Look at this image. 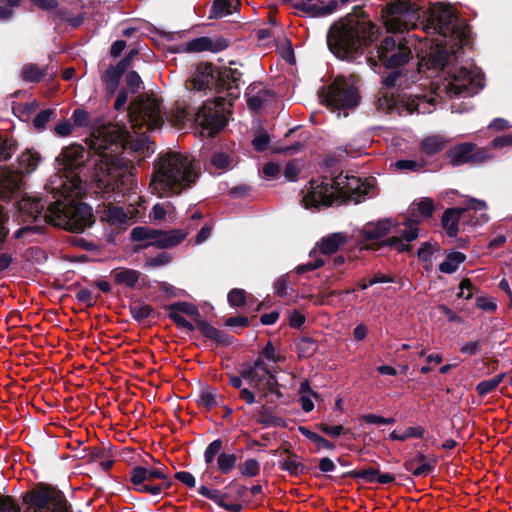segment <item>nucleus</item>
<instances>
[{
	"instance_id": "1",
	"label": "nucleus",
	"mask_w": 512,
	"mask_h": 512,
	"mask_svg": "<svg viewBox=\"0 0 512 512\" xmlns=\"http://www.w3.org/2000/svg\"><path fill=\"white\" fill-rule=\"evenodd\" d=\"M90 148L97 155L91 176L95 193L117 201V197L133 184L134 161L125 156L127 149L109 127L91 134Z\"/></svg>"
},
{
	"instance_id": "2",
	"label": "nucleus",
	"mask_w": 512,
	"mask_h": 512,
	"mask_svg": "<svg viewBox=\"0 0 512 512\" xmlns=\"http://www.w3.org/2000/svg\"><path fill=\"white\" fill-rule=\"evenodd\" d=\"M197 177L193 159L178 152H168L159 157L150 188L159 197H169L190 187Z\"/></svg>"
},
{
	"instance_id": "3",
	"label": "nucleus",
	"mask_w": 512,
	"mask_h": 512,
	"mask_svg": "<svg viewBox=\"0 0 512 512\" xmlns=\"http://www.w3.org/2000/svg\"><path fill=\"white\" fill-rule=\"evenodd\" d=\"M89 152L81 145H71L62 149L56 158L57 173L50 177L46 189L51 194L82 195L86 189L84 169Z\"/></svg>"
},
{
	"instance_id": "4",
	"label": "nucleus",
	"mask_w": 512,
	"mask_h": 512,
	"mask_svg": "<svg viewBox=\"0 0 512 512\" xmlns=\"http://www.w3.org/2000/svg\"><path fill=\"white\" fill-rule=\"evenodd\" d=\"M52 195L57 198V201L46 214V217H50L51 224L77 233L83 232L85 228L92 225L94 222L92 209L85 203L77 201L80 195L60 192Z\"/></svg>"
},
{
	"instance_id": "5",
	"label": "nucleus",
	"mask_w": 512,
	"mask_h": 512,
	"mask_svg": "<svg viewBox=\"0 0 512 512\" xmlns=\"http://www.w3.org/2000/svg\"><path fill=\"white\" fill-rule=\"evenodd\" d=\"M365 23L359 22L355 17H349L339 24H334L327 35V45L330 51L338 58H348L358 52L365 41L362 35Z\"/></svg>"
},
{
	"instance_id": "6",
	"label": "nucleus",
	"mask_w": 512,
	"mask_h": 512,
	"mask_svg": "<svg viewBox=\"0 0 512 512\" xmlns=\"http://www.w3.org/2000/svg\"><path fill=\"white\" fill-rule=\"evenodd\" d=\"M169 120L177 128H182L186 123L195 122L209 136L221 130L226 124V119L222 115L220 101L205 102L195 114H192L186 108L177 107L171 113Z\"/></svg>"
},
{
	"instance_id": "7",
	"label": "nucleus",
	"mask_w": 512,
	"mask_h": 512,
	"mask_svg": "<svg viewBox=\"0 0 512 512\" xmlns=\"http://www.w3.org/2000/svg\"><path fill=\"white\" fill-rule=\"evenodd\" d=\"M322 102L338 116H347L348 111L354 109L360 100L356 79L338 76L334 81L325 87L321 94Z\"/></svg>"
},
{
	"instance_id": "8",
	"label": "nucleus",
	"mask_w": 512,
	"mask_h": 512,
	"mask_svg": "<svg viewBox=\"0 0 512 512\" xmlns=\"http://www.w3.org/2000/svg\"><path fill=\"white\" fill-rule=\"evenodd\" d=\"M274 363L280 361V356L276 353L274 346L268 343L263 349L261 356L255 361L254 365L243 373V377L247 379L251 385L261 394L260 398H265L266 402H270V396L279 398L281 393L278 389L277 380L274 374L267 367L263 358Z\"/></svg>"
},
{
	"instance_id": "9",
	"label": "nucleus",
	"mask_w": 512,
	"mask_h": 512,
	"mask_svg": "<svg viewBox=\"0 0 512 512\" xmlns=\"http://www.w3.org/2000/svg\"><path fill=\"white\" fill-rule=\"evenodd\" d=\"M41 162L40 154L34 149H26L18 158V171L0 169V199L16 198L21 194V174L32 173Z\"/></svg>"
},
{
	"instance_id": "10",
	"label": "nucleus",
	"mask_w": 512,
	"mask_h": 512,
	"mask_svg": "<svg viewBox=\"0 0 512 512\" xmlns=\"http://www.w3.org/2000/svg\"><path fill=\"white\" fill-rule=\"evenodd\" d=\"M24 512H72L64 494L49 485L39 484L25 493Z\"/></svg>"
},
{
	"instance_id": "11",
	"label": "nucleus",
	"mask_w": 512,
	"mask_h": 512,
	"mask_svg": "<svg viewBox=\"0 0 512 512\" xmlns=\"http://www.w3.org/2000/svg\"><path fill=\"white\" fill-rule=\"evenodd\" d=\"M132 488L139 493L157 496L168 490L172 483L165 466H136L130 472Z\"/></svg>"
},
{
	"instance_id": "12",
	"label": "nucleus",
	"mask_w": 512,
	"mask_h": 512,
	"mask_svg": "<svg viewBox=\"0 0 512 512\" xmlns=\"http://www.w3.org/2000/svg\"><path fill=\"white\" fill-rule=\"evenodd\" d=\"M481 71L476 67H460L449 74L444 89L450 96H472L483 88Z\"/></svg>"
},
{
	"instance_id": "13",
	"label": "nucleus",
	"mask_w": 512,
	"mask_h": 512,
	"mask_svg": "<svg viewBox=\"0 0 512 512\" xmlns=\"http://www.w3.org/2000/svg\"><path fill=\"white\" fill-rule=\"evenodd\" d=\"M384 24L389 32L400 33L415 26L417 8L408 0H397L386 6Z\"/></svg>"
},
{
	"instance_id": "14",
	"label": "nucleus",
	"mask_w": 512,
	"mask_h": 512,
	"mask_svg": "<svg viewBox=\"0 0 512 512\" xmlns=\"http://www.w3.org/2000/svg\"><path fill=\"white\" fill-rule=\"evenodd\" d=\"M130 120L136 126L147 125L148 129H156L168 116L162 112L160 102L153 97H140L130 107Z\"/></svg>"
},
{
	"instance_id": "15",
	"label": "nucleus",
	"mask_w": 512,
	"mask_h": 512,
	"mask_svg": "<svg viewBox=\"0 0 512 512\" xmlns=\"http://www.w3.org/2000/svg\"><path fill=\"white\" fill-rule=\"evenodd\" d=\"M380 62L387 68H396L406 64L412 57L408 39L401 35L387 36L377 50Z\"/></svg>"
},
{
	"instance_id": "16",
	"label": "nucleus",
	"mask_w": 512,
	"mask_h": 512,
	"mask_svg": "<svg viewBox=\"0 0 512 512\" xmlns=\"http://www.w3.org/2000/svg\"><path fill=\"white\" fill-rule=\"evenodd\" d=\"M301 193L302 203L306 209L329 206L337 199L333 180L327 178L310 180Z\"/></svg>"
},
{
	"instance_id": "17",
	"label": "nucleus",
	"mask_w": 512,
	"mask_h": 512,
	"mask_svg": "<svg viewBox=\"0 0 512 512\" xmlns=\"http://www.w3.org/2000/svg\"><path fill=\"white\" fill-rule=\"evenodd\" d=\"M487 205L484 201L475 198H470L466 201L464 207H456L447 209L442 216V225L446 230L449 237H455L458 232V223L464 217L465 213L469 210H474L475 213L479 212L476 220L473 222L475 225H481L489 220V216L485 212Z\"/></svg>"
},
{
	"instance_id": "18",
	"label": "nucleus",
	"mask_w": 512,
	"mask_h": 512,
	"mask_svg": "<svg viewBox=\"0 0 512 512\" xmlns=\"http://www.w3.org/2000/svg\"><path fill=\"white\" fill-rule=\"evenodd\" d=\"M457 18L450 7L440 5L431 10L429 25L426 29L433 30L443 37L455 36L456 38H466L468 30L466 27H460Z\"/></svg>"
},
{
	"instance_id": "19",
	"label": "nucleus",
	"mask_w": 512,
	"mask_h": 512,
	"mask_svg": "<svg viewBox=\"0 0 512 512\" xmlns=\"http://www.w3.org/2000/svg\"><path fill=\"white\" fill-rule=\"evenodd\" d=\"M381 106H385L388 111H392L397 109L400 113L403 110H406L408 114H412L417 112L418 114L431 113L430 106H434L437 97L430 96L422 97V96H414L409 97L408 99L399 97L395 98L393 94L389 95L387 92L383 94V97L379 100Z\"/></svg>"
},
{
	"instance_id": "20",
	"label": "nucleus",
	"mask_w": 512,
	"mask_h": 512,
	"mask_svg": "<svg viewBox=\"0 0 512 512\" xmlns=\"http://www.w3.org/2000/svg\"><path fill=\"white\" fill-rule=\"evenodd\" d=\"M332 180L337 199L351 200L355 203L360 202L364 195H368L372 188V185L355 176L340 174Z\"/></svg>"
},
{
	"instance_id": "21",
	"label": "nucleus",
	"mask_w": 512,
	"mask_h": 512,
	"mask_svg": "<svg viewBox=\"0 0 512 512\" xmlns=\"http://www.w3.org/2000/svg\"><path fill=\"white\" fill-rule=\"evenodd\" d=\"M45 207L46 203L42 199L29 196H23L17 202L18 212L26 222L41 220L42 222L50 223V217H46V214L50 212L52 205L47 207V209Z\"/></svg>"
},
{
	"instance_id": "22",
	"label": "nucleus",
	"mask_w": 512,
	"mask_h": 512,
	"mask_svg": "<svg viewBox=\"0 0 512 512\" xmlns=\"http://www.w3.org/2000/svg\"><path fill=\"white\" fill-rule=\"evenodd\" d=\"M175 325L178 331L183 334H189L197 330L206 338L220 344L228 345L232 342L229 335L216 329L210 322H175Z\"/></svg>"
},
{
	"instance_id": "23",
	"label": "nucleus",
	"mask_w": 512,
	"mask_h": 512,
	"mask_svg": "<svg viewBox=\"0 0 512 512\" xmlns=\"http://www.w3.org/2000/svg\"><path fill=\"white\" fill-rule=\"evenodd\" d=\"M400 236H393L386 242L389 246L394 247L397 251L403 252L409 249V243L417 239L419 229L416 222L407 221L403 224V227H399L396 230Z\"/></svg>"
},
{
	"instance_id": "24",
	"label": "nucleus",
	"mask_w": 512,
	"mask_h": 512,
	"mask_svg": "<svg viewBox=\"0 0 512 512\" xmlns=\"http://www.w3.org/2000/svg\"><path fill=\"white\" fill-rule=\"evenodd\" d=\"M129 67V59H122L116 65L110 66L102 75L101 80L109 95H113L118 88L120 79Z\"/></svg>"
},
{
	"instance_id": "25",
	"label": "nucleus",
	"mask_w": 512,
	"mask_h": 512,
	"mask_svg": "<svg viewBox=\"0 0 512 512\" xmlns=\"http://www.w3.org/2000/svg\"><path fill=\"white\" fill-rule=\"evenodd\" d=\"M246 97L249 108L258 110L269 102L272 94L261 83H253L247 88Z\"/></svg>"
},
{
	"instance_id": "26",
	"label": "nucleus",
	"mask_w": 512,
	"mask_h": 512,
	"mask_svg": "<svg viewBox=\"0 0 512 512\" xmlns=\"http://www.w3.org/2000/svg\"><path fill=\"white\" fill-rule=\"evenodd\" d=\"M187 235V231L180 229L170 231L158 230L156 240L155 242H151V246L162 249L170 248L181 243Z\"/></svg>"
},
{
	"instance_id": "27",
	"label": "nucleus",
	"mask_w": 512,
	"mask_h": 512,
	"mask_svg": "<svg viewBox=\"0 0 512 512\" xmlns=\"http://www.w3.org/2000/svg\"><path fill=\"white\" fill-rule=\"evenodd\" d=\"M452 59H457V56L455 54H449L446 47H444L439 40L428 54V63L434 68L442 69L450 63Z\"/></svg>"
},
{
	"instance_id": "28",
	"label": "nucleus",
	"mask_w": 512,
	"mask_h": 512,
	"mask_svg": "<svg viewBox=\"0 0 512 512\" xmlns=\"http://www.w3.org/2000/svg\"><path fill=\"white\" fill-rule=\"evenodd\" d=\"M215 77V69L211 64H200L197 66L196 74L192 79L193 87L196 90L205 89L213 82Z\"/></svg>"
},
{
	"instance_id": "29",
	"label": "nucleus",
	"mask_w": 512,
	"mask_h": 512,
	"mask_svg": "<svg viewBox=\"0 0 512 512\" xmlns=\"http://www.w3.org/2000/svg\"><path fill=\"white\" fill-rule=\"evenodd\" d=\"M314 0H306L298 4V8L311 17L327 16L336 8V3L331 1L328 4L314 3Z\"/></svg>"
},
{
	"instance_id": "30",
	"label": "nucleus",
	"mask_w": 512,
	"mask_h": 512,
	"mask_svg": "<svg viewBox=\"0 0 512 512\" xmlns=\"http://www.w3.org/2000/svg\"><path fill=\"white\" fill-rule=\"evenodd\" d=\"M474 148L472 143L459 144L448 151V158L454 166L468 163L473 158Z\"/></svg>"
},
{
	"instance_id": "31",
	"label": "nucleus",
	"mask_w": 512,
	"mask_h": 512,
	"mask_svg": "<svg viewBox=\"0 0 512 512\" xmlns=\"http://www.w3.org/2000/svg\"><path fill=\"white\" fill-rule=\"evenodd\" d=\"M447 142L448 140L443 135H429L421 141L420 149L425 155L432 156L442 151Z\"/></svg>"
},
{
	"instance_id": "32",
	"label": "nucleus",
	"mask_w": 512,
	"mask_h": 512,
	"mask_svg": "<svg viewBox=\"0 0 512 512\" xmlns=\"http://www.w3.org/2000/svg\"><path fill=\"white\" fill-rule=\"evenodd\" d=\"M347 240L345 234L338 232L332 233L326 237H324L318 244L317 247L322 254H333L335 253L341 245H343Z\"/></svg>"
},
{
	"instance_id": "33",
	"label": "nucleus",
	"mask_w": 512,
	"mask_h": 512,
	"mask_svg": "<svg viewBox=\"0 0 512 512\" xmlns=\"http://www.w3.org/2000/svg\"><path fill=\"white\" fill-rule=\"evenodd\" d=\"M392 225L389 220H380L375 223H368L362 229L365 239H379L391 231Z\"/></svg>"
},
{
	"instance_id": "34",
	"label": "nucleus",
	"mask_w": 512,
	"mask_h": 512,
	"mask_svg": "<svg viewBox=\"0 0 512 512\" xmlns=\"http://www.w3.org/2000/svg\"><path fill=\"white\" fill-rule=\"evenodd\" d=\"M113 277L118 285L133 289L139 282L140 273L133 269L117 268L113 271Z\"/></svg>"
},
{
	"instance_id": "35",
	"label": "nucleus",
	"mask_w": 512,
	"mask_h": 512,
	"mask_svg": "<svg viewBox=\"0 0 512 512\" xmlns=\"http://www.w3.org/2000/svg\"><path fill=\"white\" fill-rule=\"evenodd\" d=\"M100 218L110 224L118 225L126 223L129 217L122 207L105 205L100 212Z\"/></svg>"
},
{
	"instance_id": "36",
	"label": "nucleus",
	"mask_w": 512,
	"mask_h": 512,
	"mask_svg": "<svg viewBox=\"0 0 512 512\" xmlns=\"http://www.w3.org/2000/svg\"><path fill=\"white\" fill-rule=\"evenodd\" d=\"M286 453L288 455L279 462L280 468L290 475L298 476L304 474L306 467L301 462L300 457L294 453H290L288 450H286Z\"/></svg>"
},
{
	"instance_id": "37",
	"label": "nucleus",
	"mask_w": 512,
	"mask_h": 512,
	"mask_svg": "<svg viewBox=\"0 0 512 512\" xmlns=\"http://www.w3.org/2000/svg\"><path fill=\"white\" fill-rule=\"evenodd\" d=\"M239 0H214L210 10V18H221L232 15L237 10Z\"/></svg>"
},
{
	"instance_id": "38",
	"label": "nucleus",
	"mask_w": 512,
	"mask_h": 512,
	"mask_svg": "<svg viewBox=\"0 0 512 512\" xmlns=\"http://www.w3.org/2000/svg\"><path fill=\"white\" fill-rule=\"evenodd\" d=\"M183 315L199 316L197 308L187 302H179L169 307V317L171 320H184Z\"/></svg>"
},
{
	"instance_id": "39",
	"label": "nucleus",
	"mask_w": 512,
	"mask_h": 512,
	"mask_svg": "<svg viewBox=\"0 0 512 512\" xmlns=\"http://www.w3.org/2000/svg\"><path fill=\"white\" fill-rule=\"evenodd\" d=\"M221 80L228 85V89L231 90L230 95L238 96V86L241 79V73L237 68L229 67L220 73Z\"/></svg>"
},
{
	"instance_id": "40",
	"label": "nucleus",
	"mask_w": 512,
	"mask_h": 512,
	"mask_svg": "<svg viewBox=\"0 0 512 512\" xmlns=\"http://www.w3.org/2000/svg\"><path fill=\"white\" fill-rule=\"evenodd\" d=\"M465 260L466 256L462 252L453 251L449 253L446 259L440 264L439 270L443 273L452 274Z\"/></svg>"
},
{
	"instance_id": "41",
	"label": "nucleus",
	"mask_w": 512,
	"mask_h": 512,
	"mask_svg": "<svg viewBox=\"0 0 512 512\" xmlns=\"http://www.w3.org/2000/svg\"><path fill=\"white\" fill-rule=\"evenodd\" d=\"M158 230L146 226H138L132 229L131 238L134 241H146L145 246H151L155 242Z\"/></svg>"
},
{
	"instance_id": "42",
	"label": "nucleus",
	"mask_w": 512,
	"mask_h": 512,
	"mask_svg": "<svg viewBox=\"0 0 512 512\" xmlns=\"http://www.w3.org/2000/svg\"><path fill=\"white\" fill-rule=\"evenodd\" d=\"M434 202L431 198H421L411 205V211L414 215H419L422 218H430L434 211Z\"/></svg>"
},
{
	"instance_id": "43",
	"label": "nucleus",
	"mask_w": 512,
	"mask_h": 512,
	"mask_svg": "<svg viewBox=\"0 0 512 512\" xmlns=\"http://www.w3.org/2000/svg\"><path fill=\"white\" fill-rule=\"evenodd\" d=\"M298 430L303 436L308 438L310 441H312L317 446V450H320V449L333 450L335 448V445L332 442L328 441L321 435L309 430L306 427L300 426L298 428Z\"/></svg>"
},
{
	"instance_id": "44",
	"label": "nucleus",
	"mask_w": 512,
	"mask_h": 512,
	"mask_svg": "<svg viewBox=\"0 0 512 512\" xmlns=\"http://www.w3.org/2000/svg\"><path fill=\"white\" fill-rule=\"evenodd\" d=\"M213 50V43L208 37L193 39L182 45L181 51L184 52H202Z\"/></svg>"
},
{
	"instance_id": "45",
	"label": "nucleus",
	"mask_w": 512,
	"mask_h": 512,
	"mask_svg": "<svg viewBox=\"0 0 512 512\" xmlns=\"http://www.w3.org/2000/svg\"><path fill=\"white\" fill-rule=\"evenodd\" d=\"M279 317H283L285 320H305V316L300 312L286 308L265 313L260 317V320H277Z\"/></svg>"
},
{
	"instance_id": "46",
	"label": "nucleus",
	"mask_w": 512,
	"mask_h": 512,
	"mask_svg": "<svg viewBox=\"0 0 512 512\" xmlns=\"http://www.w3.org/2000/svg\"><path fill=\"white\" fill-rule=\"evenodd\" d=\"M424 460V455H419L416 460H411L405 463L406 470L410 471L414 476L420 477V476H427L429 473L432 472L434 466L430 463L423 462L419 465L415 466V462L419 461L422 462Z\"/></svg>"
},
{
	"instance_id": "47",
	"label": "nucleus",
	"mask_w": 512,
	"mask_h": 512,
	"mask_svg": "<svg viewBox=\"0 0 512 512\" xmlns=\"http://www.w3.org/2000/svg\"><path fill=\"white\" fill-rule=\"evenodd\" d=\"M237 460L235 454L222 452L217 458V470L222 474H229L236 467Z\"/></svg>"
},
{
	"instance_id": "48",
	"label": "nucleus",
	"mask_w": 512,
	"mask_h": 512,
	"mask_svg": "<svg viewBox=\"0 0 512 512\" xmlns=\"http://www.w3.org/2000/svg\"><path fill=\"white\" fill-rule=\"evenodd\" d=\"M260 462L255 458H247L237 468L242 477H256L260 473Z\"/></svg>"
},
{
	"instance_id": "49",
	"label": "nucleus",
	"mask_w": 512,
	"mask_h": 512,
	"mask_svg": "<svg viewBox=\"0 0 512 512\" xmlns=\"http://www.w3.org/2000/svg\"><path fill=\"white\" fill-rule=\"evenodd\" d=\"M504 376H505V374L501 373L491 379L479 382L476 386V391L481 396L487 395V394L493 392L499 386V384L502 382V380L504 379Z\"/></svg>"
},
{
	"instance_id": "50",
	"label": "nucleus",
	"mask_w": 512,
	"mask_h": 512,
	"mask_svg": "<svg viewBox=\"0 0 512 512\" xmlns=\"http://www.w3.org/2000/svg\"><path fill=\"white\" fill-rule=\"evenodd\" d=\"M130 311L135 320H142L145 318L155 317V312L153 309L142 302H133L130 305Z\"/></svg>"
},
{
	"instance_id": "51",
	"label": "nucleus",
	"mask_w": 512,
	"mask_h": 512,
	"mask_svg": "<svg viewBox=\"0 0 512 512\" xmlns=\"http://www.w3.org/2000/svg\"><path fill=\"white\" fill-rule=\"evenodd\" d=\"M44 75V71L34 64L25 65L21 70V77L26 82H39Z\"/></svg>"
},
{
	"instance_id": "52",
	"label": "nucleus",
	"mask_w": 512,
	"mask_h": 512,
	"mask_svg": "<svg viewBox=\"0 0 512 512\" xmlns=\"http://www.w3.org/2000/svg\"><path fill=\"white\" fill-rule=\"evenodd\" d=\"M211 165L217 170H228L233 165V159L225 152H215L211 158Z\"/></svg>"
},
{
	"instance_id": "53",
	"label": "nucleus",
	"mask_w": 512,
	"mask_h": 512,
	"mask_svg": "<svg viewBox=\"0 0 512 512\" xmlns=\"http://www.w3.org/2000/svg\"><path fill=\"white\" fill-rule=\"evenodd\" d=\"M198 404L204 406L207 410L218 405L217 395L211 389H202L199 394Z\"/></svg>"
},
{
	"instance_id": "54",
	"label": "nucleus",
	"mask_w": 512,
	"mask_h": 512,
	"mask_svg": "<svg viewBox=\"0 0 512 512\" xmlns=\"http://www.w3.org/2000/svg\"><path fill=\"white\" fill-rule=\"evenodd\" d=\"M54 116V109L42 110L33 119V126L37 130H43L46 127L47 123L54 118Z\"/></svg>"
},
{
	"instance_id": "55",
	"label": "nucleus",
	"mask_w": 512,
	"mask_h": 512,
	"mask_svg": "<svg viewBox=\"0 0 512 512\" xmlns=\"http://www.w3.org/2000/svg\"><path fill=\"white\" fill-rule=\"evenodd\" d=\"M301 169V162L298 160H292L287 163L284 169V176L288 181L294 182L298 179Z\"/></svg>"
},
{
	"instance_id": "56",
	"label": "nucleus",
	"mask_w": 512,
	"mask_h": 512,
	"mask_svg": "<svg viewBox=\"0 0 512 512\" xmlns=\"http://www.w3.org/2000/svg\"><path fill=\"white\" fill-rule=\"evenodd\" d=\"M377 471L378 469L370 467L366 469L355 470L351 473V475L356 479L364 480L366 483H376Z\"/></svg>"
},
{
	"instance_id": "57",
	"label": "nucleus",
	"mask_w": 512,
	"mask_h": 512,
	"mask_svg": "<svg viewBox=\"0 0 512 512\" xmlns=\"http://www.w3.org/2000/svg\"><path fill=\"white\" fill-rule=\"evenodd\" d=\"M222 449V440L216 439L211 442L205 449L204 458L205 462L209 465L214 461L215 456L220 454Z\"/></svg>"
},
{
	"instance_id": "58",
	"label": "nucleus",
	"mask_w": 512,
	"mask_h": 512,
	"mask_svg": "<svg viewBox=\"0 0 512 512\" xmlns=\"http://www.w3.org/2000/svg\"><path fill=\"white\" fill-rule=\"evenodd\" d=\"M439 250V247L435 244H431L430 242H425L418 249V257L424 262H430L433 254Z\"/></svg>"
},
{
	"instance_id": "59",
	"label": "nucleus",
	"mask_w": 512,
	"mask_h": 512,
	"mask_svg": "<svg viewBox=\"0 0 512 512\" xmlns=\"http://www.w3.org/2000/svg\"><path fill=\"white\" fill-rule=\"evenodd\" d=\"M317 428L321 430L323 433L327 434L330 437H339L342 434H345L349 431V429H345L342 425L330 426L325 423H320L317 425Z\"/></svg>"
},
{
	"instance_id": "60",
	"label": "nucleus",
	"mask_w": 512,
	"mask_h": 512,
	"mask_svg": "<svg viewBox=\"0 0 512 512\" xmlns=\"http://www.w3.org/2000/svg\"><path fill=\"white\" fill-rule=\"evenodd\" d=\"M126 84L132 93L139 91L142 88L143 82L139 74L135 71H130L126 75Z\"/></svg>"
},
{
	"instance_id": "61",
	"label": "nucleus",
	"mask_w": 512,
	"mask_h": 512,
	"mask_svg": "<svg viewBox=\"0 0 512 512\" xmlns=\"http://www.w3.org/2000/svg\"><path fill=\"white\" fill-rule=\"evenodd\" d=\"M228 302L230 306L238 307L245 303L246 295L242 289H232L228 293Z\"/></svg>"
},
{
	"instance_id": "62",
	"label": "nucleus",
	"mask_w": 512,
	"mask_h": 512,
	"mask_svg": "<svg viewBox=\"0 0 512 512\" xmlns=\"http://www.w3.org/2000/svg\"><path fill=\"white\" fill-rule=\"evenodd\" d=\"M0 512H20V507L10 496H0Z\"/></svg>"
},
{
	"instance_id": "63",
	"label": "nucleus",
	"mask_w": 512,
	"mask_h": 512,
	"mask_svg": "<svg viewBox=\"0 0 512 512\" xmlns=\"http://www.w3.org/2000/svg\"><path fill=\"white\" fill-rule=\"evenodd\" d=\"M72 120L74 124L79 127H85L90 124L89 114L82 109H76L73 112Z\"/></svg>"
},
{
	"instance_id": "64",
	"label": "nucleus",
	"mask_w": 512,
	"mask_h": 512,
	"mask_svg": "<svg viewBox=\"0 0 512 512\" xmlns=\"http://www.w3.org/2000/svg\"><path fill=\"white\" fill-rule=\"evenodd\" d=\"M270 138L266 132H259L253 139L252 143L259 152L267 149Z\"/></svg>"
}]
</instances>
